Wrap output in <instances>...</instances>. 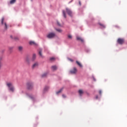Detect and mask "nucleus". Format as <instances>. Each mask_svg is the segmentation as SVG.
<instances>
[{
  "label": "nucleus",
  "mask_w": 127,
  "mask_h": 127,
  "mask_svg": "<svg viewBox=\"0 0 127 127\" xmlns=\"http://www.w3.org/2000/svg\"><path fill=\"white\" fill-rule=\"evenodd\" d=\"M6 86L8 87L9 91L11 92H14V87L11 82H7Z\"/></svg>",
  "instance_id": "obj_1"
},
{
  "label": "nucleus",
  "mask_w": 127,
  "mask_h": 127,
  "mask_svg": "<svg viewBox=\"0 0 127 127\" xmlns=\"http://www.w3.org/2000/svg\"><path fill=\"white\" fill-rule=\"evenodd\" d=\"M1 25H2V26H3L4 27V29L5 30H6V29H7V24H6V22L4 21V17H2L1 19Z\"/></svg>",
  "instance_id": "obj_2"
},
{
  "label": "nucleus",
  "mask_w": 127,
  "mask_h": 127,
  "mask_svg": "<svg viewBox=\"0 0 127 127\" xmlns=\"http://www.w3.org/2000/svg\"><path fill=\"white\" fill-rule=\"evenodd\" d=\"M55 35L56 34L55 33H50L47 35V37L50 39L54 38V37H55Z\"/></svg>",
  "instance_id": "obj_3"
},
{
  "label": "nucleus",
  "mask_w": 127,
  "mask_h": 127,
  "mask_svg": "<svg viewBox=\"0 0 127 127\" xmlns=\"http://www.w3.org/2000/svg\"><path fill=\"white\" fill-rule=\"evenodd\" d=\"M66 11L67 14H68V15H69V16H72V15H73V13H72V11H71L70 10V9H69L68 8H66Z\"/></svg>",
  "instance_id": "obj_4"
},
{
  "label": "nucleus",
  "mask_w": 127,
  "mask_h": 127,
  "mask_svg": "<svg viewBox=\"0 0 127 127\" xmlns=\"http://www.w3.org/2000/svg\"><path fill=\"white\" fill-rule=\"evenodd\" d=\"M27 87L29 90H31V89H32V88L33 87V84H32V83H30V82L28 83L27 84Z\"/></svg>",
  "instance_id": "obj_5"
},
{
  "label": "nucleus",
  "mask_w": 127,
  "mask_h": 127,
  "mask_svg": "<svg viewBox=\"0 0 127 127\" xmlns=\"http://www.w3.org/2000/svg\"><path fill=\"white\" fill-rule=\"evenodd\" d=\"M124 42H125V40L124 39L119 38L118 40V43L119 44H124Z\"/></svg>",
  "instance_id": "obj_6"
},
{
  "label": "nucleus",
  "mask_w": 127,
  "mask_h": 127,
  "mask_svg": "<svg viewBox=\"0 0 127 127\" xmlns=\"http://www.w3.org/2000/svg\"><path fill=\"white\" fill-rule=\"evenodd\" d=\"M71 74H76L77 73V69L74 67L73 69L70 70Z\"/></svg>",
  "instance_id": "obj_7"
},
{
  "label": "nucleus",
  "mask_w": 127,
  "mask_h": 127,
  "mask_svg": "<svg viewBox=\"0 0 127 127\" xmlns=\"http://www.w3.org/2000/svg\"><path fill=\"white\" fill-rule=\"evenodd\" d=\"M33 69H34V68H36L37 67H38V63L36 62L33 65H32Z\"/></svg>",
  "instance_id": "obj_8"
},
{
  "label": "nucleus",
  "mask_w": 127,
  "mask_h": 127,
  "mask_svg": "<svg viewBox=\"0 0 127 127\" xmlns=\"http://www.w3.org/2000/svg\"><path fill=\"white\" fill-rule=\"evenodd\" d=\"M78 93L79 96H83V94H84V91L82 89H80L78 90Z\"/></svg>",
  "instance_id": "obj_9"
},
{
  "label": "nucleus",
  "mask_w": 127,
  "mask_h": 127,
  "mask_svg": "<svg viewBox=\"0 0 127 127\" xmlns=\"http://www.w3.org/2000/svg\"><path fill=\"white\" fill-rule=\"evenodd\" d=\"M76 39H77V40L81 41V42H84V40L82 38H81L79 36L76 37Z\"/></svg>",
  "instance_id": "obj_10"
},
{
  "label": "nucleus",
  "mask_w": 127,
  "mask_h": 127,
  "mask_svg": "<svg viewBox=\"0 0 127 127\" xmlns=\"http://www.w3.org/2000/svg\"><path fill=\"white\" fill-rule=\"evenodd\" d=\"M57 69V66H56V65H53L52 66V70H53V71H56Z\"/></svg>",
  "instance_id": "obj_11"
},
{
  "label": "nucleus",
  "mask_w": 127,
  "mask_h": 127,
  "mask_svg": "<svg viewBox=\"0 0 127 127\" xmlns=\"http://www.w3.org/2000/svg\"><path fill=\"white\" fill-rule=\"evenodd\" d=\"M76 64H77V65L79 66V67H83V65H82V64H81V63H80V62H79L78 61H76Z\"/></svg>",
  "instance_id": "obj_12"
},
{
  "label": "nucleus",
  "mask_w": 127,
  "mask_h": 127,
  "mask_svg": "<svg viewBox=\"0 0 127 127\" xmlns=\"http://www.w3.org/2000/svg\"><path fill=\"white\" fill-rule=\"evenodd\" d=\"M2 59V57H0V69L2 67V62H1V60Z\"/></svg>",
  "instance_id": "obj_13"
},
{
  "label": "nucleus",
  "mask_w": 127,
  "mask_h": 127,
  "mask_svg": "<svg viewBox=\"0 0 127 127\" xmlns=\"http://www.w3.org/2000/svg\"><path fill=\"white\" fill-rule=\"evenodd\" d=\"M29 44L30 45H36V43L34 41H30L29 42Z\"/></svg>",
  "instance_id": "obj_14"
},
{
  "label": "nucleus",
  "mask_w": 127,
  "mask_h": 127,
  "mask_svg": "<svg viewBox=\"0 0 127 127\" xmlns=\"http://www.w3.org/2000/svg\"><path fill=\"white\" fill-rule=\"evenodd\" d=\"M35 59H36V54H34L33 55V57H32V60L34 61V60H35Z\"/></svg>",
  "instance_id": "obj_15"
},
{
  "label": "nucleus",
  "mask_w": 127,
  "mask_h": 127,
  "mask_svg": "<svg viewBox=\"0 0 127 127\" xmlns=\"http://www.w3.org/2000/svg\"><path fill=\"white\" fill-rule=\"evenodd\" d=\"M62 91H63V88H61L60 90L57 92H56L57 95H58V94H60V93H61Z\"/></svg>",
  "instance_id": "obj_16"
},
{
  "label": "nucleus",
  "mask_w": 127,
  "mask_h": 127,
  "mask_svg": "<svg viewBox=\"0 0 127 127\" xmlns=\"http://www.w3.org/2000/svg\"><path fill=\"white\" fill-rule=\"evenodd\" d=\"M15 1H16V0H11L10 1V3L11 4H13V3L15 2Z\"/></svg>",
  "instance_id": "obj_17"
},
{
  "label": "nucleus",
  "mask_w": 127,
  "mask_h": 127,
  "mask_svg": "<svg viewBox=\"0 0 127 127\" xmlns=\"http://www.w3.org/2000/svg\"><path fill=\"white\" fill-rule=\"evenodd\" d=\"M63 16H64V18H66V13L65 12V10H63Z\"/></svg>",
  "instance_id": "obj_18"
},
{
  "label": "nucleus",
  "mask_w": 127,
  "mask_h": 127,
  "mask_svg": "<svg viewBox=\"0 0 127 127\" xmlns=\"http://www.w3.org/2000/svg\"><path fill=\"white\" fill-rule=\"evenodd\" d=\"M39 55L41 57H43V56L42 55V51H40L39 52Z\"/></svg>",
  "instance_id": "obj_19"
},
{
  "label": "nucleus",
  "mask_w": 127,
  "mask_h": 127,
  "mask_svg": "<svg viewBox=\"0 0 127 127\" xmlns=\"http://www.w3.org/2000/svg\"><path fill=\"white\" fill-rule=\"evenodd\" d=\"M49 89V87L46 86L44 89V92H46V91H48V90Z\"/></svg>",
  "instance_id": "obj_20"
},
{
  "label": "nucleus",
  "mask_w": 127,
  "mask_h": 127,
  "mask_svg": "<svg viewBox=\"0 0 127 127\" xmlns=\"http://www.w3.org/2000/svg\"><path fill=\"white\" fill-rule=\"evenodd\" d=\"M23 48L22 46L18 47L19 51H22Z\"/></svg>",
  "instance_id": "obj_21"
},
{
  "label": "nucleus",
  "mask_w": 127,
  "mask_h": 127,
  "mask_svg": "<svg viewBox=\"0 0 127 127\" xmlns=\"http://www.w3.org/2000/svg\"><path fill=\"white\" fill-rule=\"evenodd\" d=\"M46 76H47V73H45L42 75V77L44 78V77H46Z\"/></svg>",
  "instance_id": "obj_22"
},
{
  "label": "nucleus",
  "mask_w": 127,
  "mask_h": 127,
  "mask_svg": "<svg viewBox=\"0 0 127 127\" xmlns=\"http://www.w3.org/2000/svg\"><path fill=\"white\" fill-rule=\"evenodd\" d=\"M56 30L58 31V32H62V30L60 29H56Z\"/></svg>",
  "instance_id": "obj_23"
},
{
  "label": "nucleus",
  "mask_w": 127,
  "mask_h": 127,
  "mask_svg": "<svg viewBox=\"0 0 127 127\" xmlns=\"http://www.w3.org/2000/svg\"><path fill=\"white\" fill-rule=\"evenodd\" d=\"M99 25H100V26H102V27H103V28H105V27H106L105 25H104V24H103L102 23H99Z\"/></svg>",
  "instance_id": "obj_24"
},
{
  "label": "nucleus",
  "mask_w": 127,
  "mask_h": 127,
  "mask_svg": "<svg viewBox=\"0 0 127 127\" xmlns=\"http://www.w3.org/2000/svg\"><path fill=\"white\" fill-rule=\"evenodd\" d=\"M67 37L69 38V39H72V35H68Z\"/></svg>",
  "instance_id": "obj_25"
},
{
  "label": "nucleus",
  "mask_w": 127,
  "mask_h": 127,
  "mask_svg": "<svg viewBox=\"0 0 127 127\" xmlns=\"http://www.w3.org/2000/svg\"><path fill=\"white\" fill-rule=\"evenodd\" d=\"M55 60V58H50V61H54Z\"/></svg>",
  "instance_id": "obj_26"
},
{
  "label": "nucleus",
  "mask_w": 127,
  "mask_h": 127,
  "mask_svg": "<svg viewBox=\"0 0 127 127\" xmlns=\"http://www.w3.org/2000/svg\"><path fill=\"white\" fill-rule=\"evenodd\" d=\"M57 24L59 26H61V24H60L59 21H57Z\"/></svg>",
  "instance_id": "obj_27"
},
{
  "label": "nucleus",
  "mask_w": 127,
  "mask_h": 127,
  "mask_svg": "<svg viewBox=\"0 0 127 127\" xmlns=\"http://www.w3.org/2000/svg\"><path fill=\"white\" fill-rule=\"evenodd\" d=\"M68 60L70 61V62H73L74 61L72 59H68Z\"/></svg>",
  "instance_id": "obj_28"
},
{
  "label": "nucleus",
  "mask_w": 127,
  "mask_h": 127,
  "mask_svg": "<svg viewBox=\"0 0 127 127\" xmlns=\"http://www.w3.org/2000/svg\"><path fill=\"white\" fill-rule=\"evenodd\" d=\"M62 97H64V98H66V95L63 94V95H62Z\"/></svg>",
  "instance_id": "obj_29"
},
{
  "label": "nucleus",
  "mask_w": 127,
  "mask_h": 127,
  "mask_svg": "<svg viewBox=\"0 0 127 127\" xmlns=\"http://www.w3.org/2000/svg\"><path fill=\"white\" fill-rule=\"evenodd\" d=\"M99 94H100V95H102V90H100V91H99Z\"/></svg>",
  "instance_id": "obj_30"
},
{
  "label": "nucleus",
  "mask_w": 127,
  "mask_h": 127,
  "mask_svg": "<svg viewBox=\"0 0 127 127\" xmlns=\"http://www.w3.org/2000/svg\"><path fill=\"white\" fill-rule=\"evenodd\" d=\"M98 98V95H97V96H96V97H95V99H96V100H97Z\"/></svg>",
  "instance_id": "obj_31"
},
{
  "label": "nucleus",
  "mask_w": 127,
  "mask_h": 127,
  "mask_svg": "<svg viewBox=\"0 0 127 127\" xmlns=\"http://www.w3.org/2000/svg\"><path fill=\"white\" fill-rule=\"evenodd\" d=\"M15 39L16 40H18V38H15Z\"/></svg>",
  "instance_id": "obj_32"
},
{
  "label": "nucleus",
  "mask_w": 127,
  "mask_h": 127,
  "mask_svg": "<svg viewBox=\"0 0 127 127\" xmlns=\"http://www.w3.org/2000/svg\"><path fill=\"white\" fill-rule=\"evenodd\" d=\"M79 4L80 5H81V1H79Z\"/></svg>",
  "instance_id": "obj_33"
}]
</instances>
